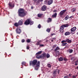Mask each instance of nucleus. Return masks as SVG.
Returning <instances> with one entry per match:
<instances>
[{
    "instance_id": "nucleus-50",
    "label": "nucleus",
    "mask_w": 78,
    "mask_h": 78,
    "mask_svg": "<svg viewBox=\"0 0 78 78\" xmlns=\"http://www.w3.org/2000/svg\"><path fill=\"white\" fill-rule=\"evenodd\" d=\"M73 78H76V76H73Z\"/></svg>"
},
{
    "instance_id": "nucleus-57",
    "label": "nucleus",
    "mask_w": 78,
    "mask_h": 78,
    "mask_svg": "<svg viewBox=\"0 0 78 78\" xmlns=\"http://www.w3.org/2000/svg\"><path fill=\"white\" fill-rule=\"evenodd\" d=\"M73 58L72 57V58H71V59H73Z\"/></svg>"
},
{
    "instance_id": "nucleus-31",
    "label": "nucleus",
    "mask_w": 78,
    "mask_h": 78,
    "mask_svg": "<svg viewBox=\"0 0 78 78\" xmlns=\"http://www.w3.org/2000/svg\"><path fill=\"white\" fill-rule=\"evenodd\" d=\"M62 46H66V44H67V43H62Z\"/></svg>"
},
{
    "instance_id": "nucleus-45",
    "label": "nucleus",
    "mask_w": 78,
    "mask_h": 78,
    "mask_svg": "<svg viewBox=\"0 0 78 78\" xmlns=\"http://www.w3.org/2000/svg\"><path fill=\"white\" fill-rule=\"evenodd\" d=\"M64 61H67V59L66 58H64Z\"/></svg>"
},
{
    "instance_id": "nucleus-10",
    "label": "nucleus",
    "mask_w": 78,
    "mask_h": 78,
    "mask_svg": "<svg viewBox=\"0 0 78 78\" xmlns=\"http://www.w3.org/2000/svg\"><path fill=\"white\" fill-rule=\"evenodd\" d=\"M53 0H49L48 1V4L49 5H50L52 3H53Z\"/></svg>"
},
{
    "instance_id": "nucleus-9",
    "label": "nucleus",
    "mask_w": 78,
    "mask_h": 78,
    "mask_svg": "<svg viewBox=\"0 0 78 78\" xmlns=\"http://www.w3.org/2000/svg\"><path fill=\"white\" fill-rule=\"evenodd\" d=\"M18 24L19 25H23V20H20L18 22Z\"/></svg>"
},
{
    "instance_id": "nucleus-32",
    "label": "nucleus",
    "mask_w": 78,
    "mask_h": 78,
    "mask_svg": "<svg viewBox=\"0 0 78 78\" xmlns=\"http://www.w3.org/2000/svg\"><path fill=\"white\" fill-rule=\"evenodd\" d=\"M47 67H49V68H50L51 67V65H50V64H47Z\"/></svg>"
},
{
    "instance_id": "nucleus-59",
    "label": "nucleus",
    "mask_w": 78,
    "mask_h": 78,
    "mask_svg": "<svg viewBox=\"0 0 78 78\" xmlns=\"http://www.w3.org/2000/svg\"><path fill=\"white\" fill-rule=\"evenodd\" d=\"M21 68H22V67H21Z\"/></svg>"
},
{
    "instance_id": "nucleus-19",
    "label": "nucleus",
    "mask_w": 78,
    "mask_h": 78,
    "mask_svg": "<svg viewBox=\"0 0 78 78\" xmlns=\"http://www.w3.org/2000/svg\"><path fill=\"white\" fill-rule=\"evenodd\" d=\"M63 60H64V58L62 57H60L58 59V61H62Z\"/></svg>"
},
{
    "instance_id": "nucleus-17",
    "label": "nucleus",
    "mask_w": 78,
    "mask_h": 78,
    "mask_svg": "<svg viewBox=\"0 0 78 78\" xmlns=\"http://www.w3.org/2000/svg\"><path fill=\"white\" fill-rule=\"evenodd\" d=\"M43 0H38L37 2V4L39 5V4H40V2H42Z\"/></svg>"
},
{
    "instance_id": "nucleus-3",
    "label": "nucleus",
    "mask_w": 78,
    "mask_h": 78,
    "mask_svg": "<svg viewBox=\"0 0 78 78\" xmlns=\"http://www.w3.org/2000/svg\"><path fill=\"white\" fill-rule=\"evenodd\" d=\"M34 23V22L33 21H31V19H27L26 20L24 23V25H28L30 24L32 25Z\"/></svg>"
},
{
    "instance_id": "nucleus-39",
    "label": "nucleus",
    "mask_w": 78,
    "mask_h": 78,
    "mask_svg": "<svg viewBox=\"0 0 78 78\" xmlns=\"http://www.w3.org/2000/svg\"><path fill=\"white\" fill-rule=\"evenodd\" d=\"M25 64H26V63H25V62H23L22 63V65H25Z\"/></svg>"
},
{
    "instance_id": "nucleus-42",
    "label": "nucleus",
    "mask_w": 78,
    "mask_h": 78,
    "mask_svg": "<svg viewBox=\"0 0 78 78\" xmlns=\"http://www.w3.org/2000/svg\"><path fill=\"white\" fill-rule=\"evenodd\" d=\"M21 42L23 43L24 42H25V40L24 39H23L21 41Z\"/></svg>"
},
{
    "instance_id": "nucleus-53",
    "label": "nucleus",
    "mask_w": 78,
    "mask_h": 78,
    "mask_svg": "<svg viewBox=\"0 0 78 78\" xmlns=\"http://www.w3.org/2000/svg\"><path fill=\"white\" fill-rule=\"evenodd\" d=\"M31 9H33V7L31 6Z\"/></svg>"
},
{
    "instance_id": "nucleus-4",
    "label": "nucleus",
    "mask_w": 78,
    "mask_h": 78,
    "mask_svg": "<svg viewBox=\"0 0 78 78\" xmlns=\"http://www.w3.org/2000/svg\"><path fill=\"white\" fill-rule=\"evenodd\" d=\"M69 26V25L68 24H63L60 27V31L61 33H64V27H68Z\"/></svg>"
},
{
    "instance_id": "nucleus-33",
    "label": "nucleus",
    "mask_w": 78,
    "mask_h": 78,
    "mask_svg": "<svg viewBox=\"0 0 78 78\" xmlns=\"http://www.w3.org/2000/svg\"><path fill=\"white\" fill-rule=\"evenodd\" d=\"M69 53H72V52H73V50L70 49L69 51Z\"/></svg>"
},
{
    "instance_id": "nucleus-21",
    "label": "nucleus",
    "mask_w": 78,
    "mask_h": 78,
    "mask_svg": "<svg viewBox=\"0 0 78 78\" xmlns=\"http://www.w3.org/2000/svg\"><path fill=\"white\" fill-rule=\"evenodd\" d=\"M51 30V29L50 28H48L46 29V31L48 32V33H50V30Z\"/></svg>"
},
{
    "instance_id": "nucleus-58",
    "label": "nucleus",
    "mask_w": 78,
    "mask_h": 78,
    "mask_svg": "<svg viewBox=\"0 0 78 78\" xmlns=\"http://www.w3.org/2000/svg\"><path fill=\"white\" fill-rule=\"evenodd\" d=\"M77 69H78V66H77Z\"/></svg>"
},
{
    "instance_id": "nucleus-6",
    "label": "nucleus",
    "mask_w": 78,
    "mask_h": 78,
    "mask_svg": "<svg viewBox=\"0 0 78 78\" xmlns=\"http://www.w3.org/2000/svg\"><path fill=\"white\" fill-rule=\"evenodd\" d=\"M67 9H65V10H63L61 11L60 13L58 14V16H59L60 17H62V16L64 15V13L66 11Z\"/></svg>"
},
{
    "instance_id": "nucleus-60",
    "label": "nucleus",
    "mask_w": 78,
    "mask_h": 78,
    "mask_svg": "<svg viewBox=\"0 0 78 78\" xmlns=\"http://www.w3.org/2000/svg\"><path fill=\"white\" fill-rule=\"evenodd\" d=\"M77 74H78V73H77Z\"/></svg>"
},
{
    "instance_id": "nucleus-7",
    "label": "nucleus",
    "mask_w": 78,
    "mask_h": 78,
    "mask_svg": "<svg viewBox=\"0 0 78 78\" xmlns=\"http://www.w3.org/2000/svg\"><path fill=\"white\" fill-rule=\"evenodd\" d=\"M16 31L17 34H20L21 33V30L20 28H17L16 29Z\"/></svg>"
},
{
    "instance_id": "nucleus-14",
    "label": "nucleus",
    "mask_w": 78,
    "mask_h": 78,
    "mask_svg": "<svg viewBox=\"0 0 78 78\" xmlns=\"http://www.w3.org/2000/svg\"><path fill=\"white\" fill-rule=\"evenodd\" d=\"M70 32H66L65 34V36H68V35H69V34H70Z\"/></svg>"
},
{
    "instance_id": "nucleus-23",
    "label": "nucleus",
    "mask_w": 78,
    "mask_h": 78,
    "mask_svg": "<svg viewBox=\"0 0 78 78\" xmlns=\"http://www.w3.org/2000/svg\"><path fill=\"white\" fill-rule=\"evenodd\" d=\"M69 18V16L68 15H67L65 17V20H68V19Z\"/></svg>"
},
{
    "instance_id": "nucleus-26",
    "label": "nucleus",
    "mask_w": 78,
    "mask_h": 78,
    "mask_svg": "<svg viewBox=\"0 0 78 78\" xmlns=\"http://www.w3.org/2000/svg\"><path fill=\"white\" fill-rule=\"evenodd\" d=\"M59 54L60 53L59 51H57L56 52V56H58V55H59Z\"/></svg>"
},
{
    "instance_id": "nucleus-46",
    "label": "nucleus",
    "mask_w": 78,
    "mask_h": 78,
    "mask_svg": "<svg viewBox=\"0 0 78 78\" xmlns=\"http://www.w3.org/2000/svg\"><path fill=\"white\" fill-rule=\"evenodd\" d=\"M64 78H69V76H66L64 77Z\"/></svg>"
},
{
    "instance_id": "nucleus-5",
    "label": "nucleus",
    "mask_w": 78,
    "mask_h": 78,
    "mask_svg": "<svg viewBox=\"0 0 78 78\" xmlns=\"http://www.w3.org/2000/svg\"><path fill=\"white\" fill-rule=\"evenodd\" d=\"M76 27H73L70 30V33H71L72 34H74L75 33V31H76Z\"/></svg>"
},
{
    "instance_id": "nucleus-41",
    "label": "nucleus",
    "mask_w": 78,
    "mask_h": 78,
    "mask_svg": "<svg viewBox=\"0 0 78 78\" xmlns=\"http://www.w3.org/2000/svg\"><path fill=\"white\" fill-rule=\"evenodd\" d=\"M33 0L35 2H36V3H37V2H38V0Z\"/></svg>"
},
{
    "instance_id": "nucleus-24",
    "label": "nucleus",
    "mask_w": 78,
    "mask_h": 78,
    "mask_svg": "<svg viewBox=\"0 0 78 78\" xmlns=\"http://www.w3.org/2000/svg\"><path fill=\"white\" fill-rule=\"evenodd\" d=\"M72 12H75V11H76V9L75 8H73L72 9Z\"/></svg>"
},
{
    "instance_id": "nucleus-36",
    "label": "nucleus",
    "mask_w": 78,
    "mask_h": 78,
    "mask_svg": "<svg viewBox=\"0 0 78 78\" xmlns=\"http://www.w3.org/2000/svg\"><path fill=\"white\" fill-rule=\"evenodd\" d=\"M36 45H40V43L38 41H37L36 43Z\"/></svg>"
},
{
    "instance_id": "nucleus-16",
    "label": "nucleus",
    "mask_w": 78,
    "mask_h": 78,
    "mask_svg": "<svg viewBox=\"0 0 78 78\" xmlns=\"http://www.w3.org/2000/svg\"><path fill=\"white\" fill-rule=\"evenodd\" d=\"M60 50V48H59V47L57 46L55 49L54 51H56L57 50Z\"/></svg>"
},
{
    "instance_id": "nucleus-20",
    "label": "nucleus",
    "mask_w": 78,
    "mask_h": 78,
    "mask_svg": "<svg viewBox=\"0 0 78 78\" xmlns=\"http://www.w3.org/2000/svg\"><path fill=\"white\" fill-rule=\"evenodd\" d=\"M14 25L15 27H19V24H18V23H15L14 24Z\"/></svg>"
},
{
    "instance_id": "nucleus-25",
    "label": "nucleus",
    "mask_w": 78,
    "mask_h": 78,
    "mask_svg": "<svg viewBox=\"0 0 78 78\" xmlns=\"http://www.w3.org/2000/svg\"><path fill=\"white\" fill-rule=\"evenodd\" d=\"M66 41H67L68 43H71L72 42V40H69V39H67Z\"/></svg>"
},
{
    "instance_id": "nucleus-13",
    "label": "nucleus",
    "mask_w": 78,
    "mask_h": 78,
    "mask_svg": "<svg viewBox=\"0 0 78 78\" xmlns=\"http://www.w3.org/2000/svg\"><path fill=\"white\" fill-rule=\"evenodd\" d=\"M46 56V53H44L41 55V58H43V57H45Z\"/></svg>"
},
{
    "instance_id": "nucleus-18",
    "label": "nucleus",
    "mask_w": 78,
    "mask_h": 78,
    "mask_svg": "<svg viewBox=\"0 0 78 78\" xmlns=\"http://www.w3.org/2000/svg\"><path fill=\"white\" fill-rule=\"evenodd\" d=\"M57 16V13H55L52 16V17H55L56 18V16Z\"/></svg>"
},
{
    "instance_id": "nucleus-34",
    "label": "nucleus",
    "mask_w": 78,
    "mask_h": 78,
    "mask_svg": "<svg viewBox=\"0 0 78 78\" xmlns=\"http://www.w3.org/2000/svg\"><path fill=\"white\" fill-rule=\"evenodd\" d=\"M57 73V71H56V70L55 71H54V72L53 73V74H54L55 75Z\"/></svg>"
},
{
    "instance_id": "nucleus-8",
    "label": "nucleus",
    "mask_w": 78,
    "mask_h": 78,
    "mask_svg": "<svg viewBox=\"0 0 78 78\" xmlns=\"http://www.w3.org/2000/svg\"><path fill=\"white\" fill-rule=\"evenodd\" d=\"M47 9V6H46L44 5H43L41 8V11H45Z\"/></svg>"
},
{
    "instance_id": "nucleus-12",
    "label": "nucleus",
    "mask_w": 78,
    "mask_h": 78,
    "mask_svg": "<svg viewBox=\"0 0 78 78\" xmlns=\"http://www.w3.org/2000/svg\"><path fill=\"white\" fill-rule=\"evenodd\" d=\"M48 19V20H47V23H50V22H51V18H49Z\"/></svg>"
},
{
    "instance_id": "nucleus-37",
    "label": "nucleus",
    "mask_w": 78,
    "mask_h": 78,
    "mask_svg": "<svg viewBox=\"0 0 78 78\" xmlns=\"http://www.w3.org/2000/svg\"><path fill=\"white\" fill-rule=\"evenodd\" d=\"M54 12H58V10L55 9L53 11Z\"/></svg>"
},
{
    "instance_id": "nucleus-54",
    "label": "nucleus",
    "mask_w": 78,
    "mask_h": 78,
    "mask_svg": "<svg viewBox=\"0 0 78 78\" xmlns=\"http://www.w3.org/2000/svg\"><path fill=\"white\" fill-rule=\"evenodd\" d=\"M9 6H10V3H9Z\"/></svg>"
},
{
    "instance_id": "nucleus-28",
    "label": "nucleus",
    "mask_w": 78,
    "mask_h": 78,
    "mask_svg": "<svg viewBox=\"0 0 78 78\" xmlns=\"http://www.w3.org/2000/svg\"><path fill=\"white\" fill-rule=\"evenodd\" d=\"M36 58H37V59H39L40 58H41V55H37L36 56Z\"/></svg>"
},
{
    "instance_id": "nucleus-15",
    "label": "nucleus",
    "mask_w": 78,
    "mask_h": 78,
    "mask_svg": "<svg viewBox=\"0 0 78 78\" xmlns=\"http://www.w3.org/2000/svg\"><path fill=\"white\" fill-rule=\"evenodd\" d=\"M42 16H43V14L39 13L37 14V16L38 17H42Z\"/></svg>"
},
{
    "instance_id": "nucleus-52",
    "label": "nucleus",
    "mask_w": 78,
    "mask_h": 78,
    "mask_svg": "<svg viewBox=\"0 0 78 78\" xmlns=\"http://www.w3.org/2000/svg\"><path fill=\"white\" fill-rule=\"evenodd\" d=\"M71 74H69V76H71Z\"/></svg>"
},
{
    "instance_id": "nucleus-47",
    "label": "nucleus",
    "mask_w": 78,
    "mask_h": 78,
    "mask_svg": "<svg viewBox=\"0 0 78 78\" xmlns=\"http://www.w3.org/2000/svg\"><path fill=\"white\" fill-rule=\"evenodd\" d=\"M44 44H40V47H44Z\"/></svg>"
},
{
    "instance_id": "nucleus-43",
    "label": "nucleus",
    "mask_w": 78,
    "mask_h": 78,
    "mask_svg": "<svg viewBox=\"0 0 78 78\" xmlns=\"http://www.w3.org/2000/svg\"><path fill=\"white\" fill-rule=\"evenodd\" d=\"M56 45H53L52 46V48H55V47H56Z\"/></svg>"
},
{
    "instance_id": "nucleus-11",
    "label": "nucleus",
    "mask_w": 78,
    "mask_h": 78,
    "mask_svg": "<svg viewBox=\"0 0 78 78\" xmlns=\"http://www.w3.org/2000/svg\"><path fill=\"white\" fill-rule=\"evenodd\" d=\"M14 7V4H10V9H12Z\"/></svg>"
},
{
    "instance_id": "nucleus-40",
    "label": "nucleus",
    "mask_w": 78,
    "mask_h": 78,
    "mask_svg": "<svg viewBox=\"0 0 78 78\" xmlns=\"http://www.w3.org/2000/svg\"><path fill=\"white\" fill-rule=\"evenodd\" d=\"M61 72V70H60V69H58V74H59V73H60Z\"/></svg>"
},
{
    "instance_id": "nucleus-22",
    "label": "nucleus",
    "mask_w": 78,
    "mask_h": 78,
    "mask_svg": "<svg viewBox=\"0 0 78 78\" xmlns=\"http://www.w3.org/2000/svg\"><path fill=\"white\" fill-rule=\"evenodd\" d=\"M42 53V51H39L36 53V55H41Z\"/></svg>"
},
{
    "instance_id": "nucleus-49",
    "label": "nucleus",
    "mask_w": 78,
    "mask_h": 78,
    "mask_svg": "<svg viewBox=\"0 0 78 78\" xmlns=\"http://www.w3.org/2000/svg\"><path fill=\"white\" fill-rule=\"evenodd\" d=\"M38 41L40 43V42H42V41L40 40H39V41Z\"/></svg>"
},
{
    "instance_id": "nucleus-51",
    "label": "nucleus",
    "mask_w": 78,
    "mask_h": 78,
    "mask_svg": "<svg viewBox=\"0 0 78 78\" xmlns=\"http://www.w3.org/2000/svg\"><path fill=\"white\" fill-rule=\"evenodd\" d=\"M52 39H53V40H55L56 39V38H52Z\"/></svg>"
},
{
    "instance_id": "nucleus-48",
    "label": "nucleus",
    "mask_w": 78,
    "mask_h": 78,
    "mask_svg": "<svg viewBox=\"0 0 78 78\" xmlns=\"http://www.w3.org/2000/svg\"><path fill=\"white\" fill-rule=\"evenodd\" d=\"M53 35H55V34H51V36H53Z\"/></svg>"
},
{
    "instance_id": "nucleus-38",
    "label": "nucleus",
    "mask_w": 78,
    "mask_h": 78,
    "mask_svg": "<svg viewBox=\"0 0 78 78\" xmlns=\"http://www.w3.org/2000/svg\"><path fill=\"white\" fill-rule=\"evenodd\" d=\"M69 18L70 19H72V18H74V16H70Z\"/></svg>"
},
{
    "instance_id": "nucleus-55",
    "label": "nucleus",
    "mask_w": 78,
    "mask_h": 78,
    "mask_svg": "<svg viewBox=\"0 0 78 78\" xmlns=\"http://www.w3.org/2000/svg\"><path fill=\"white\" fill-rule=\"evenodd\" d=\"M51 42H53V40H51Z\"/></svg>"
},
{
    "instance_id": "nucleus-44",
    "label": "nucleus",
    "mask_w": 78,
    "mask_h": 78,
    "mask_svg": "<svg viewBox=\"0 0 78 78\" xmlns=\"http://www.w3.org/2000/svg\"><path fill=\"white\" fill-rule=\"evenodd\" d=\"M26 48H27V50H29V49H30V47L28 46H27V47Z\"/></svg>"
},
{
    "instance_id": "nucleus-27",
    "label": "nucleus",
    "mask_w": 78,
    "mask_h": 78,
    "mask_svg": "<svg viewBox=\"0 0 78 78\" xmlns=\"http://www.w3.org/2000/svg\"><path fill=\"white\" fill-rule=\"evenodd\" d=\"M50 54H46V58H50Z\"/></svg>"
},
{
    "instance_id": "nucleus-35",
    "label": "nucleus",
    "mask_w": 78,
    "mask_h": 78,
    "mask_svg": "<svg viewBox=\"0 0 78 78\" xmlns=\"http://www.w3.org/2000/svg\"><path fill=\"white\" fill-rule=\"evenodd\" d=\"M38 28H41V24H39L38 26Z\"/></svg>"
},
{
    "instance_id": "nucleus-30",
    "label": "nucleus",
    "mask_w": 78,
    "mask_h": 78,
    "mask_svg": "<svg viewBox=\"0 0 78 78\" xmlns=\"http://www.w3.org/2000/svg\"><path fill=\"white\" fill-rule=\"evenodd\" d=\"M67 42V40H66L65 41L63 40V41H61V42H62V43H64L65 42Z\"/></svg>"
},
{
    "instance_id": "nucleus-56",
    "label": "nucleus",
    "mask_w": 78,
    "mask_h": 78,
    "mask_svg": "<svg viewBox=\"0 0 78 78\" xmlns=\"http://www.w3.org/2000/svg\"><path fill=\"white\" fill-rule=\"evenodd\" d=\"M54 76V77H55V76Z\"/></svg>"
},
{
    "instance_id": "nucleus-29",
    "label": "nucleus",
    "mask_w": 78,
    "mask_h": 78,
    "mask_svg": "<svg viewBox=\"0 0 78 78\" xmlns=\"http://www.w3.org/2000/svg\"><path fill=\"white\" fill-rule=\"evenodd\" d=\"M26 42L27 43H29L30 42V39H28L26 40Z\"/></svg>"
},
{
    "instance_id": "nucleus-2",
    "label": "nucleus",
    "mask_w": 78,
    "mask_h": 78,
    "mask_svg": "<svg viewBox=\"0 0 78 78\" xmlns=\"http://www.w3.org/2000/svg\"><path fill=\"white\" fill-rule=\"evenodd\" d=\"M18 13L19 17H24L27 15V12L25 11L23 9L20 8L19 9Z\"/></svg>"
},
{
    "instance_id": "nucleus-1",
    "label": "nucleus",
    "mask_w": 78,
    "mask_h": 78,
    "mask_svg": "<svg viewBox=\"0 0 78 78\" xmlns=\"http://www.w3.org/2000/svg\"><path fill=\"white\" fill-rule=\"evenodd\" d=\"M29 65L30 66H32L33 67L36 66L35 69V70H37L39 69V67H40V62H37V60H34L33 61H30Z\"/></svg>"
}]
</instances>
